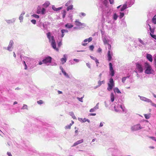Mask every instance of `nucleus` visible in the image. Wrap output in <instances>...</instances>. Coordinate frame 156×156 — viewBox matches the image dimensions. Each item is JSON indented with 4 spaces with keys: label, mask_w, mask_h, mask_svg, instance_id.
<instances>
[{
    "label": "nucleus",
    "mask_w": 156,
    "mask_h": 156,
    "mask_svg": "<svg viewBox=\"0 0 156 156\" xmlns=\"http://www.w3.org/2000/svg\"><path fill=\"white\" fill-rule=\"evenodd\" d=\"M65 26L67 28H70L73 27V26L70 24H67L65 25Z\"/></svg>",
    "instance_id": "nucleus-19"
},
{
    "label": "nucleus",
    "mask_w": 156,
    "mask_h": 156,
    "mask_svg": "<svg viewBox=\"0 0 156 156\" xmlns=\"http://www.w3.org/2000/svg\"><path fill=\"white\" fill-rule=\"evenodd\" d=\"M75 24L76 26H81L84 25V23H81L78 20H76L75 21Z\"/></svg>",
    "instance_id": "nucleus-10"
},
{
    "label": "nucleus",
    "mask_w": 156,
    "mask_h": 156,
    "mask_svg": "<svg viewBox=\"0 0 156 156\" xmlns=\"http://www.w3.org/2000/svg\"><path fill=\"white\" fill-rule=\"evenodd\" d=\"M58 92L59 94H62V92L59 90H58Z\"/></svg>",
    "instance_id": "nucleus-60"
},
{
    "label": "nucleus",
    "mask_w": 156,
    "mask_h": 156,
    "mask_svg": "<svg viewBox=\"0 0 156 156\" xmlns=\"http://www.w3.org/2000/svg\"><path fill=\"white\" fill-rule=\"evenodd\" d=\"M23 62H24V66H25V69H27V65L26 64V63H25V61H24Z\"/></svg>",
    "instance_id": "nucleus-53"
},
{
    "label": "nucleus",
    "mask_w": 156,
    "mask_h": 156,
    "mask_svg": "<svg viewBox=\"0 0 156 156\" xmlns=\"http://www.w3.org/2000/svg\"><path fill=\"white\" fill-rule=\"evenodd\" d=\"M86 65L89 68H90V64L89 63H87Z\"/></svg>",
    "instance_id": "nucleus-56"
},
{
    "label": "nucleus",
    "mask_w": 156,
    "mask_h": 156,
    "mask_svg": "<svg viewBox=\"0 0 156 156\" xmlns=\"http://www.w3.org/2000/svg\"><path fill=\"white\" fill-rule=\"evenodd\" d=\"M95 61L96 63L97 66H98V64H99V62L98 60L96 58V59H95Z\"/></svg>",
    "instance_id": "nucleus-39"
},
{
    "label": "nucleus",
    "mask_w": 156,
    "mask_h": 156,
    "mask_svg": "<svg viewBox=\"0 0 156 156\" xmlns=\"http://www.w3.org/2000/svg\"><path fill=\"white\" fill-rule=\"evenodd\" d=\"M105 83V81L104 80H103L101 81H98V87L100 86L102 84V83Z\"/></svg>",
    "instance_id": "nucleus-22"
},
{
    "label": "nucleus",
    "mask_w": 156,
    "mask_h": 156,
    "mask_svg": "<svg viewBox=\"0 0 156 156\" xmlns=\"http://www.w3.org/2000/svg\"><path fill=\"white\" fill-rule=\"evenodd\" d=\"M96 115V113H90V115L95 116Z\"/></svg>",
    "instance_id": "nucleus-59"
},
{
    "label": "nucleus",
    "mask_w": 156,
    "mask_h": 156,
    "mask_svg": "<svg viewBox=\"0 0 156 156\" xmlns=\"http://www.w3.org/2000/svg\"><path fill=\"white\" fill-rule=\"evenodd\" d=\"M83 97H81V98H77V99L79 100V101L81 102H83Z\"/></svg>",
    "instance_id": "nucleus-36"
},
{
    "label": "nucleus",
    "mask_w": 156,
    "mask_h": 156,
    "mask_svg": "<svg viewBox=\"0 0 156 156\" xmlns=\"http://www.w3.org/2000/svg\"><path fill=\"white\" fill-rule=\"evenodd\" d=\"M13 41H10V42H9V45L11 46H12L13 45Z\"/></svg>",
    "instance_id": "nucleus-41"
},
{
    "label": "nucleus",
    "mask_w": 156,
    "mask_h": 156,
    "mask_svg": "<svg viewBox=\"0 0 156 156\" xmlns=\"http://www.w3.org/2000/svg\"><path fill=\"white\" fill-rule=\"evenodd\" d=\"M110 2V3L111 4H113L114 3V0H108Z\"/></svg>",
    "instance_id": "nucleus-49"
},
{
    "label": "nucleus",
    "mask_w": 156,
    "mask_h": 156,
    "mask_svg": "<svg viewBox=\"0 0 156 156\" xmlns=\"http://www.w3.org/2000/svg\"><path fill=\"white\" fill-rule=\"evenodd\" d=\"M32 16L35 18H38L39 17V16L36 14H34Z\"/></svg>",
    "instance_id": "nucleus-37"
},
{
    "label": "nucleus",
    "mask_w": 156,
    "mask_h": 156,
    "mask_svg": "<svg viewBox=\"0 0 156 156\" xmlns=\"http://www.w3.org/2000/svg\"><path fill=\"white\" fill-rule=\"evenodd\" d=\"M51 45L53 48L56 51H58V49L56 48L55 41L54 39V37L53 36H52L51 37Z\"/></svg>",
    "instance_id": "nucleus-4"
},
{
    "label": "nucleus",
    "mask_w": 156,
    "mask_h": 156,
    "mask_svg": "<svg viewBox=\"0 0 156 156\" xmlns=\"http://www.w3.org/2000/svg\"><path fill=\"white\" fill-rule=\"evenodd\" d=\"M117 17H118L116 15V14H115L114 16V19L115 20H116Z\"/></svg>",
    "instance_id": "nucleus-44"
},
{
    "label": "nucleus",
    "mask_w": 156,
    "mask_h": 156,
    "mask_svg": "<svg viewBox=\"0 0 156 156\" xmlns=\"http://www.w3.org/2000/svg\"><path fill=\"white\" fill-rule=\"evenodd\" d=\"M52 8L54 11H58V10H59L60 9H61L62 8V7H60L56 8L55 6H53L52 7Z\"/></svg>",
    "instance_id": "nucleus-15"
},
{
    "label": "nucleus",
    "mask_w": 156,
    "mask_h": 156,
    "mask_svg": "<svg viewBox=\"0 0 156 156\" xmlns=\"http://www.w3.org/2000/svg\"><path fill=\"white\" fill-rule=\"evenodd\" d=\"M22 109H27V106L26 105H24L22 108Z\"/></svg>",
    "instance_id": "nucleus-33"
},
{
    "label": "nucleus",
    "mask_w": 156,
    "mask_h": 156,
    "mask_svg": "<svg viewBox=\"0 0 156 156\" xmlns=\"http://www.w3.org/2000/svg\"><path fill=\"white\" fill-rule=\"evenodd\" d=\"M97 108H96V106L94 108H91L90 110V112H94L95 111V110Z\"/></svg>",
    "instance_id": "nucleus-30"
},
{
    "label": "nucleus",
    "mask_w": 156,
    "mask_h": 156,
    "mask_svg": "<svg viewBox=\"0 0 156 156\" xmlns=\"http://www.w3.org/2000/svg\"><path fill=\"white\" fill-rule=\"evenodd\" d=\"M62 72L65 75V76H66L67 75V74L63 70V68L62 69Z\"/></svg>",
    "instance_id": "nucleus-38"
},
{
    "label": "nucleus",
    "mask_w": 156,
    "mask_h": 156,
    "mask_svg": "<svg viewBox=\"0 0 156 156\" xmlns=\"http://www.w3.org/2000/svg\"><path fill=\"white\" fill-rule=\"evenodd\" d=\"M146 57L147 59L151 62L152 61V55H151L147 54Z\"/></svg>",
    "instance_id": "nucleus-12"
},
{
    "label": "nucleus",
    "mask_w": 156,
    "mask_h": 156,
    "mask_svg": "<svg viewBox=\"0 0 156 156\" xmlns=\"http://www.w3.org/2000/svg\"><path fill=\"white\" fill-rule=\"evenodd\" d=\"M31 22L34 24H35L36 23V21L35 20H31Z\"/></svg>",
    "instance_id": "nucleus-46"
},
{
    "label": "nucleus",
    "mask_w": 156,
    "mask_h": 156,
    "mask_svg": "<svg viewBox=\"0 0 156 156\" xmlns=\"http://www.w3.org/2000/svg\"><path fill=\"white\" fill-rule=\"evenodd\" d=\"M144 66L146 69L145 73L147 74H151L152 73V71H153L151 66L147 62H145L144 64Z\"/></svg>",
    "instance_id": "nucleus-1"
},
{
    "label": "nucleus",
    "mask_w": 156,
    "mask_h": 156,
    "mask_svg": "<svg viewBox=\"0 0 156 156\" xmlns=\"http://www.w3.org/2000/svg\"><path fill=\"white\" fill-rule=\"evenodd\" d=\"M150 34L151 36V37H152L153 38H154L156 40V35H153L151 33H150Z\"/></svg>",
    "instance_id": "nucleus-34"
},
{
    "label": "nucleus",
    "mask_w": 156,
    "mask_h": 156,
    "mask_svg": "<svg viewBox=\"0 0 156 156\" xmlns=\"http://www.w3.org/2000/svg\"><path fill=\"white\" fill-rule=\"evenodd\" d=\"M97 51L99 53H100V52H101V51H102L101 48H98V50Z\"/></svg>",
    "instance_id": "nucleus-47"
},
{
    "label": "nucleus",
    "mask_w": 156,
    "mask_h": 156,
    "mask_svg": "<svg viewBox=\"0 0 156 156\" xmlns=\"http://www.w3.org/2000/svg\"><path fill=\"white\" fill-rule=\"evenodd\" d=\"M92 37H90L86 39H85L84 41V42H85L88 41L89 42H90L92 41Z\"/></svg>",
    "instance_id": "nucleus-17"
},
{
    "label": "nucleus",
    "mask_w": 156,
    "mask_h": 156,
    "mask_svg": "<svg viewBox=\"0 0 156 156\" xmlns=\"http://www.w3.org/2000/svg\"><path fill=\"white\" fill-rule=\"evenodd\" d=\"M74 61L76 62H79V60L78 59H74Z\"/></svg>",
    "instance_id": "nucleus-58"
},
{
    "label": "nucleus",
    "mask_w": 156,
    "mask_h": 156,
    "mask_svg": "<svg viewBox=\"0 0 156 156\" xmlns=\"http://www.w3.org/2000/svg\"><path fill=\"white\" fill-rule=\"evenodd\" d=\"M66 129H70L71 128V126L69 125L67 126H66Z\"/></svg>",
    "instance_id": "nucleus-51"
},
{
    "label": "nucleus",
    "mask_w": 156,
    "mask_h": 156,
    "mask_svg": "<svg viewBox=\"0 0 156 156\" xmlns=\"http://www.w3.org/2000/svg\"><path fill=\"white\" fill-rule=\"evenodd\" d=\"M81 15L83 16H85V14L84 13H81Z\"/></svg>",
    "instance_id": "nucleus-63"
},
{
    "label": "nucleus",
    "mask_w": 156,
    "mask_h": 156,
    "mask_svg": "<svg viewBox=\"0 0 156 156\" xmlns=\"http://www.w3.org/2000/svg\"><path fill=\"white\" fill-rule=\"evenodd\" d=\"M66 11L65 10H64L63 13V16H62L63 18H64L65 17L66 14Z\"/></svg>",
    "instance_id": "nucleus-45"
},
{
    "label": "nucleus",
    "mask_w": 156,
    "mask_h": 156,
    "mask_svg": "<svg viewBox=\"0 0 156 156\" xmlns=\"http://www.w3.org/2000/svg\"><path fill=\"white\" fill-rule=\"evenodd\" d=\"M152 22L154 24H156V18L154 17V16L152 19Z\"/></svg>",
    "instance_id": "nucleus-28"
},
{
    "label": "nucleus",
    "mask_w": 156,
    "mask_h": 156,
    "mask_svg": "<svg viewBox=\"0 0 156 156\" xmlns=\"http://www.w3.org/2000/svg\"><path fill=\"white\" fill-rule=\"evenodd\" d=\"M127 5L126 4H124L122 7L121 9V11H122L127 8Z\"/></svg>",
    "instance_id": "nucleus-16"
},
{
    "label": "nucleus",
    "mask_w": 156,
    "mask_h": 156,
    "mask_svg": "<svg viewBox=\"0 0 156 156\" xmlns=\"http://www.w3.org/2000/svg\"><path fill=\"white\" fill-rule=\"evenodd\" d=\"M139 41H140V42L141 43L143 44H144V43H143V41L142 40H141V39H140V40H139Z\"/></svg>",
    "instance_id": "nucleus-62"
},
{
    "label": "nucleus",
    "mask_w": 156,
    "mask_h": 156,
    "mask_svg": "<svg viewBox=\"0 0 156 156\" xmlns=\"http://www.w3.org/2000/svg\"><path fill=\"white\" fill-rule=\"evenodd\" d=\"M111 100L112 102H113L114 100V96L113 93H112L111 94Z\"/></svg>",
    "instance_id": "nucleus-21"
},
{
    "label": "nucleus",
    "mask_w": 156,
    "mask_h": 156,
    "mask_svg": "<svg viewBox=\"0 0 156 156\" xmlns=\"http://www.w3.org/2000/svg\"><path fill=\"white\" fill-rule=\"evenodd\" d=\"M24 14V13H23V14H21L20 16L19 17V20H20V21L23 20V16Z\"/></svg>",
    "instance_id": "nucleus-26"
},
{
    "label": "nucleus",
    "mask_w": 156,
    "mask_h": 156,
    "mask_svg": "<svg viewBox=\"0 0 156 156\" xmlns=\"http://www.w3.org/2000/svg\"><path fill=\"white\" fill-rule=\"evenodd\" d=\"M129 78V76L124 77L122 78V82L124 83L127 78Z\"/></svg>",
    "instance_id": "nucleus-29"
},
{
    "label": "nucleus",
    "mask_w": 156,
    "mask_h": 156,
    "mask_svg": "<svg viewBox=\"0 0 156 156\" xmlns=\"http://www.w3.org/2000/svg\"><path fill=\"white\" fill-rule=\"evenodd\" d=\"M103 126V124L101 122L100 124V127H101Z\"/></svg>",
    "instance_id": "nucleus-61"
},
{
    "label": "nucleus",
    "mask_w": 156,
    "mask_h": 156,
    "mask_svg": "<svg viewBox=\"0 0 156 156\" xmlns=\"http://www.w3.org/2000/svg\"><path fill=\"white\" fill-rule=\"evenodd\" d=\"M151 103V105L152 106H154L156 108V104H154V103H153L152 102V103Z\"/></svg>",
    "instance_id": "nucleus-54"
},
{
    "label": "nucleus",
    "mask_w": 156,
    "mask_h": 156,
    "mask_svg": "<svg viewBox=\"0 0 156 156\" xmlns=\"http://www.w3.org/2000/svg\"><path fill=\"white\" fill-rule=\"evenodd\" d=\"M149 27H150V31H151V33H154V29H152L151 28V26L149 25Z\"/></svg>",
    "instance_id": "nucleus-31"
},
{
    "label": "nucleus",
    "mask_w": 156,
    "mask_h": 156,
    "mask_svg": "<svg viewBox=\"0 0 156 156\" xmlns=\"http://www.w3.org/2000/svg\"><path fill=\"white\" fill-rule=\"evenodd\" d=\"M107 56L108 57V60L109 61H110L112 59V55L111 53V51H108Z\"/></svg>",
    "instance_id": "nucleus-13"
},
{
    "label": "nucleus",
    "mask_w": 156,
    "mask_h": 156,
    "mask_svg": "<svg viewBox=\"0 0 156 156\" xmlns=\"http://www.w3.org/2000/svg\"><path fill=\"white\" fill-rule=\"evenodd\" d=\"M108 49H109L108 51H110L111 49V46L110 44H108Z\"/></svg>",
    "instance_id": "nucleus-48"
},
{
    "label": "nucleus",
    "mask_w": 156,
    "mask_h": 156,
    "mask_svg": "<svg viewBox=\"0 0 156 156\" xmlns=\"http://www.w3.org/2000/svg\"><path fill=\"white\" fill-rule=\"evenodd\" d=\"M90 58H91L92 59H93V60H95V59H96L97 58H95V57H93V56H91V55L90 56Z\"/></svg>",
    "instance_id": "nucleus-52"
},
{
    "label": "nucleus",
    "mask_w": 156,
    "mask_h": 156,
    "mask_svg": "<svg viewBox=\"0 0 156 156\" xmlns=\"http://www.w3.org/2000/svg\"><path fill=\"white\" fill-rule=\"evenodd\" d=\"M150 138H151V139H152L153 140H154L155 141H156V140L155 139V137H154L151 136V137H150Z\"/></svg>",
    "instance_id": "nucleus-55"
},
{
    "label": "nucleus",
    "mask_w": 156,
    "mask_h": 156,
    "mask_svg": "<svg viewBox=\"0 0 156 156\" xmlns=\"http://www.w3.org/2000/svg\"><path fill=\"white\" fill-rule=\"evenodd\" d=\"M108 87L107 88V89L108 90L110 91L112 89L114 86L113 80L112 78L110 79L109 83H108Z\"/></svg>",
    "instance_id": "nucleus-2"
},
{
    "label": "nucleus",
    "mask_w": 156,
    "mask_h": 156,
    "mask_svg": "<svg viewBox=\"0 0 156 156\" xmlns=\"http://www.w3.org/2000/svg\"><path fill=\"white\" fill-rule=\"evenodd\" d=\"M12 47V46H11L9 45L7 48V50L9 51H11V49Z\"/></svg>",
    "instance_id": "nucleus-42"
},
{
    "label": "nucleus",
    "mask_w": 156,
    "mask_h": 156,
    "mask_svg": "<svg viewBox=\"0 0 156 156\" xmlns=\"http://www.w3.org/2000/svg\"><path fill=\"white\" fill-rule=\"evenodd\" d=\"M140 98L141 100L145 102H147L152 103V101L151 100L147 98H146L145 97L141 96L140 97Z\"/></svg>",
    "instance_id": "nucleus-9"
},
{
    "label": "nucleus",
    "mask_w": 156,
    "mask_h": 156,
    "mask_svg": "<svg viewBox=\"0 0 156 156\" xmlns=\"http://www.w3.org/2000/svg\"><path fill=\"white\" fill-rule=\"evenodd\" d=\"M114 90L115 92H116L118 94L121 93V92L118 88H115L114 89Z\"/></svg>",
    "instance_id": "nucleus-18"
},
{
    "label": "nucleus",
    "mask_w": 156,
    "mask_h": 156,
    "mask_svg": "<svg viewBox=\"0 0 156 156\" xmlns=\"http://www.w3.org/2000/svg\"><path fill=\"white\" fill-rule=\"evenodd\" d=\"M68 31L67 30L63 29L61 30L62 33H64L65 32H68Z\"/></svg>",
    "instance_id": "nucleus-43"
},
{
    "label": "nucleus",
    "mask_w": 156,
    "mask_h": 156,
    "mask_svg": "<svg viewBox=\"0 0 156 156\" xmlns=\"http://www.w3.org/2000/svg\"><path fill=\"white\" fill-rule=\"evenodd\" d=\"M13 56L15 58H16V55L14 52H13Z\"/></svg>",
    "instance_id": "nucleus-64"
},
{
    "label": "nucleus",
    "mask_w": 156,
    "mask_h": 156,
    "mask_svg": "<svg viewBox=\"0 0 156 156\" xmlns=\"http://www.w3.org/2000/svg\"><path fill=\"white\" fill-rule=\"evenodd\" d=\"M37 103L38 104L41 105L43 103V101L41 100H40L39 101H37Z\"/></svg>",
    "instance_id": "nucleus-35"
},
{
    "label": "nucleus",
    "mask_w": 156,
    "mask_h": 156,
    "mask_svg": "<svg viewBox=\"0 0 156 156\" xmlns=\"http://www.w3.org/2000/svg\"><path fill=\"white\" fill-rule=\"evenodd\" d=\"M136 69L140 73H142L143 71V69L142 65L139 63H136Z\"/></svg>",
    "instance_id": "nucleus-5"
},
{
    "label": "nucleus",
    "mask_w": 156,
    "mask_h": 156,
    "mask_svg": "<svg viewBox=\"0 0 156 156\" xmlns=\"http://www.w3.org/2000/svg\"><path fill=\"white\" fill-rule=\"evenodd\" d=\"M52 60V58L50 56H48L46 57L42 60V62L43 63L47 64L51 63Z\"/></svg>",
    "instance_id": "nucleus-3"
},
{
    "label": "nucleus",
    "mask_w": 156,
    "mask_h": 156,
    "mask_svg": "<svg viewBox=\"0 0 156 156\" xmlns=\"http://www.w3.org/2000/svg\"><path fill=\"white\" fill-rule=\"evenodd\" d=\"M109 69L111 72L110 74L112 76H113L114 75V72L112 67V64L111 63H109Z\"/></svg>",
    "instance_id": "nucleus-8"
},
{
    "label": "nucleus",
    "mask_w": 156,
    "mask_h": 156,
    "mask_svg": "<svg viewBox=\"0 0 156 156\" xmlns=\"http://www.w3.org/2000/svg\"><path fill=\"white\" fill-rule=\"evenodd\" d=\"M66 59L65 57L64 58H62L61 59V61L62 64H63L65 62H66Z\"/></svg>",
    "instance_id": "nucleus-23"
},
{
    "label": "nucleus",
    "mask_w": 156,
    "mask_h": 156,
    "mask_svg": "<svg viewBox=\"0 0 156 156\" xmlns=\"http://www.w3.org/2000/svg\"><path fill=\"white\" fill-rule=\"evenodd\" d=\"M124 16V13H123V12H120V18H122V17H123Z\"/></svg>",
    "instance_id": "nucleus-40"
},
{
    "label": "nucleus",
    "mask_w": 156,
    "mask_h": 156,
    "mask_svg": "<svg viewBox=\"0 0 156 156\" xmlns=\"http://www.w3.org/2000/svg\"><path fill=\"white\" fill-rule=\"evenodd\" d=\"M94 48V46L93 45H90L89 47V49L91 51H93V50Z\"/></svg>",
    "instance_id": "nucleus-32"
},
{
    "label": "nucleus",
    "mask_w": 156,
    "mask_h": 156,
    "mask_svg": "<svg viewBox=\"0 0 156 156\" xmlns=\"http://www.w3.org/2000/svg\"><path fill=\"white\" fill-rule=\"evenodd\" d=\"M45 11V9L43 8L41 10V13L42 14H43L44 13V12Z\"/></svg>",
    "instance_id": "nucleus-50"
},
{
    "label": "nucleus",
    "mask_w": 156,
    "mask_h": 156,
    "mask_svg": "<svg viewBox=\"0 0 156 156\" xmlns=\"http://www.w3.org/2000/svg\"><path fill=\"white\" fill-rule=\"evenodd\" d=\"M73 8V5H71L69 6L67 8V10L69 11V10L72 9Z\"/></svg>",
    "instance_id": "nucleus-25"
},
{
    "label": "nucleus",
    "mask_w": 156,
    "mask_h": 156,
    "mask_svg": "<svg viewBox=\"0 0 156 156\" xmlns=\"http://www.w3.org/2000/svg\"><path fill=\"white\" fill-rule=\"evenodd\" d=\"M145 118L147 119H149L150 117V114H145L144 115Z\"/></svg>",
    "instance_id": "nucleus-27"
},
{
    "label": "nucleus",
    "mask_w": 156,
    "mask_h": 156,
    "mask_svg": "<svg viewBox=\"0 0 156 156\" xmlns=\"http://www.w3.org/2000/svg\"><path fill=\"white\" fill-rule=\"evenodd\" d=\"M80 120L81 122H87H87L89 123L90 122V121L89 119H86L85 118L84 119H81Z\"/></svg>",
    "instance_id": "nucleus-14"
},
{
    "label": "nucleus",
    "mask_w": 156,
    "mask_h": 156,
    "mask_svg": "<svg viewBox=\"0 0 156 156\" xmlns=\"http://www.w3.org/2000/svg\"><path fill=\"white\" fill-rule=\"evenodd\" d=\"M143 127L141 126L140 124H138L132 126L131 129L133 131H136L142 129Z\"/></svg>",
    "instance_id": "nucleus-6"
},
{
    "label": "nucleus",
    "mask_w": 156,
    "mask_h": 156,
    "mask_svg": "<svg viewBox=\"0 0 156 156\" xmlns=\"http://www.w3.org/2000/svg\"><path fill=\"white\" fill-rule=\"evenodd\" d=\"M7 154L9 156H12L11 153L10 152H8Z\"/></svg>",
    "instance_id": "nucleus-57"
},
{
    "label": "nucleus",
    "mask_w": 156,
    "mask_h": 156,
    "mask_svg": "<svg viewBox=\"0 0 156 156\" xmlns=\"http://www.w3.org/2000/svg\"><path fill=\"white\" fill-rule=\"evenodd\" d=\"M50 5V3L48 2H45L43 6L46 7H48Z\"/></svg>",
    "instance_id": "nucleus-24"
},
{
    "label": "nucleus",
    "mask_w": 156,
    "mask_h": 156,
    "mask_svg": "<svg viewBox=\"0 0 156 156\" xmlns=\"http://www.w3.org/2000/svg\"><path fill=\"white\" fill-rule=\"evenodd\" d=\"M83 142V139H81L78 141H77L76 142H75L73 145V147L75 146L78 144H81Z\"/></svg>",
    "instance_id": "nucleus-11"
},
{
    "label": "nucleus",
    "mask_w": 156,
    "mask_h": 156,
    "mask_svg": "<svg viewBox=\"0 0 156 156\" xmlns=\"http://www.w3.org/2000/svg\"><path fill=\"white\" fill-rule=\"evenodd\" d=\"M47 36L49 40V41H51V33L50 32H48L47 34Z\"/></svg>",
    "instance_id": "nucleus-20"
},
{
    "label": "nucleus",
    "mask_w": 156,
    "mask_h": 156,
    "mask_svg": "<svg viewBox=\"0 0 156 156\" xmlns=\"http://www.w3.org/2000/svg\"><path fill=\"white\" fill-rule=\"evenodd\" d=\"M109 69L111 72L110 74L112 76H113L114 75V72L112 67V64L111 63H109Z\"/></svg>",
    "instance_id": "nucleus-7"
}]
</instances>
